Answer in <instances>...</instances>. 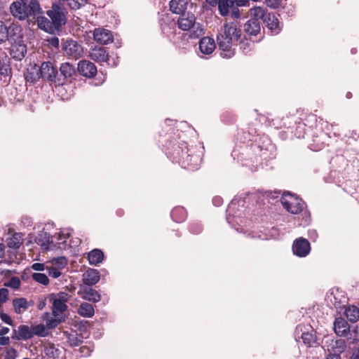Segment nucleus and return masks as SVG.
<instances>
[{
    "label": "nucleus",
    "mask_w": 359,
    "mask_h": 359,
    "mask_svg": "<svg viewBox=\"0 0 359 359\" xmlns=\"http://www.w3.org/2000/svg\"><path fill=\"white\" fill-rule=\"evenodd\" d=\"M163 147L165 154L172 162L189 170L198 169L201 162L200 156L191 151L187 142L173 138L168 140Z\"/></svg>",
    "instance_id": "nucleus-1"
},
{
    "label": "nucleus",
    "mask_w": 359,
    "mask_h": 359,
    "mask_svg": "<svg viewBox=\"0 0 359 359\" xmlns=\"http://www.w3.org/2000/svg\"><path fill=\"white\" fill-rule=\"evenodd\" d=\"M242 29L239 22H226L217 36L219 48L224 52V57H230L233 55L232 47L241 40Z\"/></svg>",
    "instance_id": "nucleus-2"
},
{
    "label": "nucleus",
    "mask_w": 359,
    "mask_h": 359,
    "mask_svg": "<svg viewBox=\"0 0 359 359\" xmlns=\"http://www.w3.org/2000/svg\"><path fill=\"white\" fill-rule=\"evenodd\" d=\"M8 43L10 46L8 50L11 57L16 61H22L27 54V46L20 26L12 27Z\"/></svg>",
    "instance_id": "nucleus-3"
},
{
    "label": "nucleus",
    "mask_w": 359,
    "mask_h": 359,
    "mask_svg": "<svg viewBox=\"0 0 359 359\" xmlns=\"http://www.w3.org/2000/svg\"><path fill=\"white\" fill-rule=\"evenodd\" d=\"M16 0L10 6L12 15L20 20L26 18H35L36 15L42 13L41 8L37 0Z\"/></svg>",
    "instance_id": "nucleus-4"
},
{
    "label": "nucleus",
    "mask_w": 359,
    "mask_h": 359,
    "mask_svg": "<svg viewBox=\"0 0 359 359\" xmlns=\"http://www.w3.org/2000/svg\"><path fill=\"white\" fill-rule=\"evenodd\" d=\"M178 27L184 31L189 30V38L198 39L204 34V29L196 22L195 15L190 12L182 13L177 20Z\"/></svg>",
    "instance_id": "nucleus-5"
},
{
    "label": "nucleus",
    "mask_w": 359,
    "mask_h": 359,
    "mask_svg": "<svg viewBox=\"0 0 359 359\" xmlns=\"http://www.w3.org/2000/svg\"><path fill=\"white\" fill-rule=\"evenodd\" d=\"M47 15L50 18L52 27L56 32L62 30V25L67 22L65 8L60 4L54 3L51 9L47 11Z\"/></svg>",
    "instance_id": "nucleus-6"
},
{
    "label": "nucleus",
    "mask_w": 359,
    "mask_h": 359,
    "mask_svg": "<svg viewBox=\"0 0 359 359\" xmlns=\"http://www.w3.org/2000/svg\"><path fill=\"white\" fill-rule=\"evenodd\" d=\"M280 202L287 212L294 215L300 213L304 207V201L290 192H284L282 194Z\"/></svg>",
    "instance_id": "nucleus-7"
},
{
    "label": "nucleus",
    "mask_w": 359,
    "mask_h": 359,
    "mask_svg": "<svg viewBox=\"0 0 359 359\" xmlns=\"http://www.w3.org/2000/svg\"><path fill=\"white\" fill-rule=\"evenodd\" d=\"M69 297V295L65 292L49 294L46 299L52 304V313L62 314L67 311L68 306L66 303L68 302Z\"/></svg>",
    "instance_id": "nucleus-8"
},
{
    "label": "nucleus",
    "mask_w": 359,
    "mask_h": 359,
    "mask_svg": "<svg viewBox=\"0 0 359 359\" xmlns=\"http://www.w3.org/2000/svg\"><path fill=\"white\" fill-rule=\"evenodd\" d=\"M295 334L297 337H301L308 347H315L320 344L316 332L311 327L299 325L296 328Z\"/></svg>",
    "instance_id": "nucleus-9"
},
{
    "label": "nucleus",
    "mask_w": 359,
    "mask_h": 359,
    "mask_svg": "<svg viewBox=\"0 0 359 359\" xmlns=\"http://www.w3.org/2000/svg\"><path fill=\"white\" fill-rule=\"evenodd\" d=\"M40 76L45 82H50L57 86L61 79L57 77V68L50 61L43 62L39 66Z\"/></svg>",
    "instance_id": "nucleus-10"
},
{
    "label": "nucleus",
    "mask_w": 359,
    "mask_h": 359,
    "mask_svg": "<svg viewBox=\"0 0 359 359\" xmlns=\"http://www.w3.org/2000/svg\"><path fill=\"white\" fill-rule=\"evenodd\" d=\"M77 72L75 67L70 63H62L60 67V73L57 72V77L61 79V82L57 83V86L63 85L67 81L75 79Z\"/></svg>",
    "instance_id": "nucleus-11"
},
{
    "label": "nucleus",
    "mask_w": 359,
    "mask_h": 359,
    "mask_svg": "<svg viewBox=\"0 0 359 359\" xmlns=\"http://www.w3.org/2000/svg\"><path fill=\"white\" fill-rule=\"evenodd\" d=\"M62 48L67 55L75 59L80 57L83 53L81 45L72 39L64 42Z\"/></svg>",
    "instance_id": "nucleus-12"
},
{
    "label": "nucleus",
    "mask_w": 359,
    "mask_h": 359,
    "mask_svg": "<svg viewBox=\"0 0 359 359\" xmlns=\"http://www.w3.org/2000/svg\"><path fill=\"white\" fill-rule=\"evenodd\" d=\"M311 250V245L309 241L304 238H299L294 240L292 245L294 255L299 257H304Z\"/></svg>",
    "instance_id": "nucleus-13"
},
{
    "label": "nucleus",
    "mask_w": 359,
    "mask_h": 359,
    "mask_svg": "<svg viewBox=\"0 0 359 359\" xmlns=\"http://www.w3.org/2000/svg\"><path fill=\"white\" fill-rule=\"evenodd\" d=\"M78 73L86 78L94 77L97 72V69L94 63L89 60H82L77 65Z\"/></svg>",
    "instance_id": "nucleus-14"
},
{
    "label": "nucleus",
    "mask_w": 359,
    "mask_h": 359,
    "mask_svg": "<svg viewBox=\"0 0 359 359\" xmlns=\"http://www.w3.org/2000/svg\"><path fill=\"white\" fill-rule=\"evenodd\" d=\"M24 78L26 83L29 86L34 85L38 82L39 79H41L39 66L36 64H30L24 72Z\"/></svg>",
    "instance_id": "nucleus-15"
},
{
    "label": "nucleus",
    "mask_w": 359,
    "mask_h": 359,
    "mask_svg": "<svg viewBox=\"0 0 359 359\" xmlns=\"http://www.w3.org/2000/svg\"><path fill=\"white\" fill-rule=\"evenodd\" d=\"M351 327L342 317L336 318L334 322V330L336 334L341 337H347L351 334Z\"/></svg>",
    "instance_id": "nucleus-16"
},
{
    "label": "nucleus",
    "mask_w": 359,
    "mask_h": 359,
    "mask_svg": "<svg viewBox=\"0 0 359 359\" xmlns=\"http://www.w3.org/2000/svg\"><path fill=\"white\" fill-rule=\"evenodd\" d=\"M53 317L50 316V313L46 312L43 314V320L46 322V326L48 329H54L60 323L66 320L65 316L60 313H52Z\"/></svg>",
    "instance_id": "nucleus-17"
},
{
    "label": "nucleus",
    "mask_w": 359,
    "mask_h": 359,
    "mask_svg": "<svg viewBox=\"0 0 359 359\" xmlns=\"http://www.w3.org/2000/svg\"><path fill=\"white\" fill-rule=\"evenodd\" d=\"M271 34H278L281 31V27L278 18L273 13H268L263 20Z\"/></svg>",
    "instance_id": "nucleus-18"
},
{
    "label": "nucleus",
    "mask_w": 359,
    "mask_h": 359,
    "mask_svg": "<svg viewBox=\"0 0 359 359\" xmlns=\"http://www.w3.org/2000/svg\"><path fill=\"white\" fill-rule=\"evenodd\" d=\"M79 294L85 300L96 303L100 301V294L91 286H81Z\"/></svg>",
    "instance_id": "nucleus-19"
},
{
    "label": "nucleus",
    "mask_w": 359,
    "mask_h": 359,
    "mask_svg": "<svg viewBox=\"0 0 359 359\" xmlns=\"http://www.w3.org/2000/svg\"><path fill=\"white\" fill-rule=\"evenodd\" d=\"M0 74L4 77V81H9L12 75L11 59L6 53L0 55Z\"/></svg>",
    "instance_id": "nucleus-20"
},
{
    "label": "nucleus",
    "mask_w": 359,
    "mask_h": 359,
    "mask_svg": "<svg viewBox=\"0 0 359 359\" xmlns=\"http://www.w3.org/2000/svg\"><path fill=\"white\" fill-rule=\"evenodd\" d=\"M94 39L100 43L107 44L113 41V35L111 31L104 28H96L93 31Z\"/></svg>",
    "instance_id": "nucleus-21"
},
{
    "label": "nucleus",
    "mask_w": 359,
    "mask_h": 359,
    "mask_svg": "<svg viewBox=\"0 0 359 359\" xmlns=\"http://www.w3.org/2000/svg\"><path fill=\"white\" fill-rule=\"evenodd\" d=\"M89 57L97 62H106L109 59V53L104 47L95 46L90 48Z\"/></svg>",
    "instance_id": "nucleus-22"
},
{
    "label": "nucleus",
    "mask_w": 359,
    "mask_h": 359,
    "mask_svg": "<svg viewBox=\"0 0 359 359\" xmlns=\"http://www.w3.org/2000/svg\"><path fill=\"white\" fill-rule=\"evenodd\" d=\"M198 46L202 54L210 55L215 50L216 44L212 38L203 36L200 39Z\"/></svg>",
    "instance_id": "nucleus-23"
},
{
    "label": "nucleus",
    "mask_w": 359,
    "mask_h": 359,
    "mask_svg": "<svg viewBox=\"0 0 359 359\" xmlns=\"http://www.w3.org/2000/svg\"><path fill=\"white\" fill-rule=\"evenodd\" d=\"M100 279V272L95 269H89L83 274L84 286H92L96 284Z\"/></svg>",
    "instance_id": "nucleus-24"
},
{
    "label": "nucleus",
    "mask_w": 359,
    "mask_h": 359,
    "mask_svg": "<svg viewBox=\"0 0 359 359\" xmlns=\"http://www.w3.org/2000/svg\"><path fill=\"white\" fill-rule=\"evenodd\" d=\"M244 31L249 36H257L261 30L259 21L255 19H250L244 24Z\"/></svg>",
    "instance_id": "nucleus-25"
},
{
    "label": "nucleus",
    "mask_w": 359,
    "mask_h": 359,
    "mask_svg": "<svg viewBox=\"0 0 359 359\" xmlns=\"http://www.w3.org/2000/svg\"><path fill=\"white\" fill-rule=\"evenodd\" d=\"M187 4V0H171L170 10L173 13L182 15V13H186Z\"/></svg>",
    "instance_id": "nucleus-26"
},
{
    "label": "nucleus",
    "mask_w": 359,
    "mask_h": 359,
    "mask_svg": "<svg viewBox=\"0 0 359 359\" xmlns=\"http://www.w3.org/2000/svg\"><path fill=\"white\" fill-rule=\"evenodd\" d=\"M12 304L14 307L15 312L18 314H20L27 310L29 306L31 305L27 302V299L24 297L13 299Z\"/></svg>",
    "instance_id": "nucleus-27"
},
{
    "label": "nucleus",
    "mask_w": 359,
    "mask_h": 359,
    "mask_svg": "<svg viewBox=\"0 0 359 359\" xmlns=\"http://www.w3.org/2000/svg\"><path fill=\"white\" fill-rule=\"evenodd\" d=\"M39 236L42 237L39 238V243L43 249L50 250L56 247V244L53 242V236H50L49 233L42 232Z\"/></svg>",
    "instance_id": "nucleus-28"
},
{
    "label": "nucleus",
    "mask_w": 359,
    "mask_h": 359,
    "mask_svg": "<svg viewBox=\"0 0 359 359\" xmlns=\"http://www.w3.org/2000/svg\"><path fill=\"white\" fill-rule=\"evenodd\" d=\"M346 349V341L344 339H337L330 345V348L327 351L329 353L341 355V353L345 352Z\"/></svg>",
    "instance_id": "nucleus-29"
},
{
    "label": "nucleus",
    "mask_w": 359,
    "mask_h": 359,
    "mask_svg": "<svg viewBox=\"0 0 359 359\" xmlns=\"http://www.w3.org/2000/svg\"><path fill=\"white\" fill-rule=\"evenodd\" d=\"M103 252L100 249H93L88 254V259L91 265H97L104 259Z\"/></svg>",
    "instance_id": "nucleus-30"
},
{
    "label": "nucleus",
    "mask_w": 359,
    "mask_h": 359,
    "mask_svg": "<svg viewBox=\"0 0 359 359\" xmlns=\"http://www.w3.org/2000/svg\"><path fill=\"white\" fill-rule=\"evenodd\" d=\"M38 27L49 34H53L56 29L52 27L51 20L44 16H38L36 19Z\"/></svg>",
    "instance_id": "nucleus-31"
},
{
    "label": "nucleus",
    "mask_w": 359,
    "mask_h": 359,
    "mask_svg": "<svg viewBox=\"0 0 359 359\" xmlns=\"http://www.w3.org/2000/svg\"><path fill=\"white\" fill-rule=\"evenodd\" d=\"M347 319L351 323H355L359 320V309L354 305H348L344 311Z\"/></svg>",
    "instance_id": "nucleus-32"
},
{
    "label": "nucleus",
    "mask_w": 359,
    "mask_h": 359,
    "mask_svg": "<svg viewBox=\"0 0 359 359\" xmlns=\"http://www.w3.org/2000/svg\"><path fill=\"white\" fill-rule=\"evenodd\" d=\"M170 216L174 222L180 223L186 219L187 211L182 207H177L172 209Z\"/></svg>",
    "instance_id": "nucleus-33"
},
{
    "label": "nucleus",
    "mask_w": 359,
    "mask_h": 359,
    "mask_svg": "<svg viewBox=\"0 0 359 359\" xmlns=\"http://www.w3.org/2000/svg\"><path fill=\"white\" fill-rule=\"evenodd\" d=\"M78 313L86 318L94 316L95 310L92 304L88 302L81 303L78 309Z\"/></svg>",
    "instance_id": "nucleus-34"
},
{
    "label": "nucleus",
    "mask_w": 359,
    "mask_h": 359,
    "mask_svg": "<svg viewBox=\"0 0 359 359\" xmlns=\"http://www.w3.org/2000/svg\"><path fill=\"white\" fill-rule=\"evenodd\" d=\"M236 0H219L218 9L222 16H226L229 13V8L234 6Z\"/></svg>",
    "instance_id": "nucleus-35"
},
{
    "label": "nucleus",
    "mask_w": 359,
    "mask_h": 359,
    "mask_svg": "<svg viewBox=\"0 0 359 359\" xmlns=\"http://www.w3.org/2000/svg\"><path fill=\"white\" fill-rule=\"evenodd\" d=\"M250 13L251 16L250 19H255L256 21H259V20L263 21L268 14L266 10L261 6H254L250 8Z\"/></svg>",
    "instance_id": "nucleus-36"
},
{
    "label": "nucleus",
    "mask_w": 359,
    "mask_h": 359,
    "mask_svg": "<svg viewBox=\"0 0 359 359\" xmlns=\"http://www.w3.org/2000/svg\"><path fill=\"white\" fill-rule=\"evenodd\" d=\"M18 332L21 340H27L33 337L32 328L26 325H21L18 327Z\"/></svg>",
    "instance_id": "nucleus-37"
},
{
    "label": "nucleus",
    "mask_w": 359,
    "mask_h": 359,
    "mask_svg": "<svg viewBox=\"0 0 359 359\" xmlns=\"http://www.w3.org/2000/svg\"><path fill=\"white\" fill-rule=\"evenodd\" d=\"M22 243V238L20 233H15L7 239V245L10 248L18 249Z\"/></svg>",
    "instance_id": "nucleus-38"
},
{
    "label": "nucleus",
    "mask_w": 359,
    "mask_h": 359,
    "mask_svg": "<svg viewBox=\"0 0 359 359\" xmlns=\"http://www.w3.org/2000/svg\"><path fill=\"white\" fill-rule=\"evenodd\" d=\"M67 341L71 346H78L83 343V337L76 332H72L68 334Z\"/></svg>",
    "instance_id": "nucleus-39"
},
{
    "label": "nucleus",
    "mask_w": 359,
    "mask_h": 359,
    "mask_svg": "<svg viewBox=\"0 0 359 359\" xmlns=\"http://www.w3.org/2000/svg\"><path fill=\"white\" fill-rule=\"evenodd\" d=\"M11 29L12 27L8 28L4 22L0 21V44L8 41Z\"/></svg>",
    "instance_id": "nucleus-40"
},
{
    "label": "nucleus",
    "mask_w": 359,
    "mask_h": 359,
    "mask_svg": "<svg viewBox=\"0 0 359 359\" xmlns=\"http://www.w3.org/2000/svg\"><path fill=\"white\" fill-rule=\"evenodd\" d=\"M43 353L48 358L55 359L58 358L60 351L53 344H50L44 347Z\"/></svg>",
    "instance_id": "nucleus-41"
},
{
    "label": "nucleus",
    "mask_w": 359,
    "mask_h": 359,
    "mask_svg": "<svg viewBox=\"0 0 359 359\" xmlns=\"http://www.w3.org/2000/svg\"><path fill=\"white\" fill-rule=\"evenodd\" d=\"M33 337L36 335L38 337H46L48 334V331L46 325L43 324H39L34 327H32Z\"/></svg>",
    "instance_id": "nucleus-42"
},
{
    "label": "nucleus",
    "mask_w": 359,
    "mask_h": 359,
    "mask_svg": "<svg viewBox=\"0 0 359 359\" xmlns=\"http://www.w3.org/2000/svg\"><path fill=\"white\" fill-rule=\"evenodd\" d=\"M32 276L34 280L40 284L47 285L49 283V279L45 273H34Z\"/></svg>",
    "instance_id": "nucleus-43"
},
{
    "label": "nucleus",
    "mask_w": 359,
    "mask_h": 359,
    "mask_svg": "<svg viewBox=\"0 0 359 359\" xmlns=\"http://www.w3.org/2000/svg\"><path fill=\"white\" fill-rule=\"evenodd\" d=\"M203 230L201 224L198 222H193L189 224V231L193 234H198Z\"/></svg>",
    "instance_id": "nucleus-44"
},
{
    "label": "nucleus",
    "mask_w": 359,
    "mask_h": 359,
    "mask_svg": "<svg viewBox=\"0 0 359 359\" xmlns=\"http://www.w3.org/2000/svg\"><path fill=\"white\" fill-rule=\"evenodd\" d=\"M52 262L58 269H64L67 264V259L65 257H58L54 258Z\"/></svg>",
    "instance_id": "nucleus-45"
},
{
    "label": "nucleus",
    "mask_w": 359,
    "mask_h": 359,
    "mask_svg": "<svg viewBox=\"0 0 359 359\" xmlns=\"http://www.w3.org/2000/svg\"><path fill=\"white\" fill-rule=\"evenodd\" d=\"M21 285L20 280L17 276H13L11 278L9 281L6 284V286L10 287L14 290H18L20 288Z\"/></svg>",
    "instance_id": "nucleus-46"
},
{
    "label": "nucleus",
    "mask_w": 359,
    "mask_h": 359,
    "mask_svg": "<svg viewBox=\"0 0 359 359\" xmlns=\"http://www.w3.org/2000/svg\"><path fill=\"white\" fill-rule=\"evenodd\" d=\"M18 356V352L14 348L7 349L4 359H15Z\"/></svg>",
    "instance_id": "nucleus-47"
},
{
    "label": "nucleus",
    "mask_w": 359,
    "mask_h": 359,
    "mask_svg": "<svg viewBox=\"0 0 359 359\" xmlns=\"http://www.w3.org/2000/svg\"><path fill=\"white\" fill-rule=\"evenodd\" d=\"M8 290L6 288L0 289V303L4 304L8 299Z\"/></svg>",
    "instance_id": "nucleus-48"
},
{
    "label": "nucleus",
    "mask_w": 359,
    "mask_h": 359,
    "mask_svg": "<svg viewBox=\"0 0 359 359\" xmlns=\"http://www.w3.org/2000/svg\"><path fill=\"white\" fill-rule=\"evenodd\" d=\"M48 275L54 278H57L60 277L61 275V272L60 271V270L53 266L48 268Z\"/></svg>",
    "instance_id": "nucleus-49"
},
{
    "label": "nucleus",
    "mask_w": 359,
    "mask_h": 359,
    "mask_svg": "<svg viewBox=\"0 0 359 359\" xmlns=\"http://www.w3.org/2000/svg\"><path fill=\"white\" fill-rule=\"evenodd\" d=\"M267 6L276 9L278 8L281 4V0H265Z\"/></svg>",
    "instance_id": "nucleus-50"
},
{
    "label": "nucleus",
    "mask_w": 359,
    "mask_h": 359,
    "mask_svg": "<svg viewBox=\"0 0 359 359\" xmlns=\"http://www.w3.org/2000/svg\"><path fill=\"white\" fill-rule=\"evenodd\" d=\"M0 318H1V320L4 321L5 323H6L8 325H13V320L7 313L1 312Z\"/></svg>",
    "instance_id": "nucleus-51"
},
{
    "label": "nucleus",
    "mask_w": 359,
    "mask_h": 359,
    "mask_svg": "<svg viewBox=\"0 0 359 359\" xmlns=\"http://www.w3.org/2000/svg\"><path fill=\"white\" fill-rule=\"evenodd\" d=\"M47 41L51 46H53L55 48H59V39L57 37H56V36L51 37V38L48 39L47 40Z\"/></svg>",
    "instance_id": "nucleus-52"
},
{
    "label": "nucleus",
    "mask_w": 359,
    "mask_h": 359,
    "mask_svg": "<svg viewBox=\"0 0 359 359\" xmlns=\"http://www.w3.org/2000/svg\"><path fill=\"white\" fill-rule=\"evenodd\" d=\"M32 269L34 271H42L45 269V265L42 263H34L32 265Z\"/></svg>",
    "instance_id": "nucleus-53"
},
{
    "label": "nucleus",
    "mask_w": 359,
    "mask_h": 359,
    "mask_svg": "<svg viewBox=\"0 0 359 359\" xmlns=\"http://www.w3.org/2000/svg\"><path fill=\"white\" fill-rule=\"evenodd\" d=\"M223 203V199L221 196H216L212 198V203L216 207H219Z\"/></svg>",
    "instance_id": "nucleus-54"
},
{
    "label": "nucleus",
    "mask_w": 359,
    "mask_h": 359,
    "mask_svg": "<svg viewBox=\"0 0 359 359\" xmlns=\"http://www.w3.org/2000/svg\"><path fill=\"white\" fill-rule=\"evenodd\" d=\"M231 15L233 19L236 20L240 18V11L237 7H231Z\"/></svg>",
    "instance_id": "nucleus-55"
},
{
    "label": "nucleus",
    "mask_w": 359,
    "mask_h": 359,
    "mask_svg": "<svg viewBox=\"0 0 359 359\" xmlns=\"http://www.w3.org/2000/svg\"><path fill=\"white\" fill-rule=\"evenodd\" d=\"M10 343V339L8 337H0V345L1 346H6Z\"/></svg>",
    "instance_id": "nucleus-56"
},
{
    "label": "nucleus",
    "mask_w": 359,
    "mask_h": 359,
    "mask_svg": "<svg viewBox=\"0 0 359 359\" xmlns=\"http://www.w3.org/2000/svg\"><path fill=\"white\" fill-rule=\"evenodd\" d=\"M235 4L237 6H245L249 4V0H236Z\"/></svg>",
    "instance_id": "nucleus-57"
},
{
    "label": "nucleus",
    "mask_w": 359,
    "mask_h": 359,
    "mask_svg": "<svg viewBox=\"0 0 359 359\" xmlns=\"http://www.w3.org/2000/svg\"><path fill=\"white\" fill-rule=\"evenodd\" d=\"M88 321H81L80 322V324H79V329L81 331H86L87 330V327H88Z\"/></svg>",
    "instance_id": "nucleus-58"
},
{
    "label": "nucleus",
    "mask_w": 359,
    "mask_h": 359,
    "mask_svg": "<svg viewBox=\"0 0 359 359\" xmlns=\"http://www.w3.org/2000/svg\"><path fill=\"white\" fill-rule=\"evenodd\" d=\"M11 338L13 339H15V340H21V338L20 337V333L18 332V330H13Z\"/></svg>",
    "instance_id": "nucleus-59"
},
{
    "label": "nucleus",
    "mask_w": 359,
    "mask_h": 359,
    "mask_svg": "<svg viewBox=\"0 0 359 359\" xmlns=\"http://www.w3.org/2000/svg\"><path fill=\"white\" fill-rule=\"evenodd\" d=\"M350 359H359V348L353 351Z\"/></svg>",
    "instance_id": "nucleus-60"
},
{
    "label": "nucleus",
    "mask_w": 359,
    "mask_h": 359,
    "mask_svg": "<svg viewBox=\"0 0 359 359\" xmlns=\"http://www.w3.org/2000/svg\"><path fill=\"white\" fill-rule=\"evenodd\" d=\"M325 359H341V355L329 353Z\"/></svg>",
    "instance_id": "nucleus-61"
},
{
    "label": "nucleus",
    "mask_w": 359,
    "mask_h": 359,
    "mask_svg": "<svg viewBox=\"0 0 359 359\" xmlns=\"http://www.w3.org/2000/svg\"><path fill=\"white\" fill-rule=\"evenodd\" d=\"M304 126L305 125L304 124L303 126ZM302 129H303L302 126H299L296 129V135H297L298 138H301V137L304 138V134L303 135L301 134V131Z\"/></svg>",
    "instance_id": "nucleus-62"
},
{
    "label": "nucleus",
    "mask_w": 359,
    "mask_h": 359,
    "mask_svg": "<svg viewBox=\"0 0 359 359\" xmlns=\"http://www.w3.org/2000/svg\"><path fill=\"white\" fill-rule=\"evenodd\" d=\"M205 1L210 6L215 7L218 4L219 0H205Z\"/></svg>",
    "instance_id": "nucleus-63"
},
{
    "label": "nucleus",
    "mask_w": 359,
    "mask_h": 359,
    "mask_svg": "<svg viewBox=\"0 0 359 359\" xmlns=\"http://www.w3.org/2000/svg\"><path fill=\"white\" fill-rule=\"evenodd\" d=\"M9 328L6 327H2L0 328V336H4L9 332Z\"/></svg>",
    "instance_id": "nucleus-64"
}]
</instances>
